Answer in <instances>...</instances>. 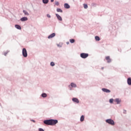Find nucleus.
Instances as JSON below:
<instances>
[{
    "mask_svg": "<svg viewBox=\"0 0 131 131\" xmlns=\"http://www.w3.org/2000/svg\"><path fill=\"white\" fill-rule=\"evenodd\" d=\"M58 123L57 120L49 119L43 121V123L47 125H56Z\"/></svg>",
    "mask_w": 131,
    "mask_h": 131,
    "instance_id": "f257e3e1",
    "label": "nucleus"
},
{
    "mask_svg": "<svg viewBox=\"0 0 131 131\" xmlns=\"http://www.w3.org/2000/svg\"><path fill=\"white\" fill-rule=\"evenodd\" d=\"M105 122L106 123H108V124H111V125H114L115 124L114 121L111 119H106Z\"/></svg>",
    "mask_w": 131,
    "mask_h": 131,
    "instance_id": "f03ea898",
    "label": "nucleus"
},
{
    "mask_svg": "<svg viewBox=\"0 0 131 131\" xmlns=\"http://www.w3.org/2000/svg\"><path fill=\"white\" fill-rule=\"evenodd\" d=\"M80 57H81V58H82V59H85L86 58H88V57H89V54H88V53H81L80 54Z\"/></svg>",
    "mask_w": 131,
    "mask_h": 131,
    "instance_id": "7ed1b4c3",
    "label": "nucleus"
},
{
    "mask_svg": "<svg viewBox=\"0 0 131 131\" xmlns=\"http://www.w3.org/2000/svg\"><path fill=\"white\" fill-rule=\"evenodd\" d=\"M23 56H24L25 57V58H26V57H27V51L26 50V49L24 48L23 49Z\"/></svg>",
    "mask_w": 131,
    "mask_h": 131,
    "instance_id": "20e7f679",
    "label": "nucleus"
},
{
    "mask_svg": "<svg viewBox=\"0 0 131 131\" xmlns=\"http://www.w3.org/2000/svg\"><path fill=\"white\" fill-rule=\"evenodd\" d=\"M70 90H71V88H76V84L74 83H71V85L69 86Z\"/></svg>",
    "mask_w": 131,
    "mask_h": 131,
    "instance_id": "39448f33",
    "label": "nucleus"
},
{
    "mask_svg": "<svg viewBox=\"0 0 131 131\" xmlns=\"http://www.w3.org/2000/svg\"><path fill=\"white\" fill-rule=\"evenodd\" d=\"M56 36V34L55 33H53L52 34H50L48 37V38H53V37H55Z\"/></svg>",
    "mask_w": 131,
    "mask_h": 131,
    "instance_id": "423d86ee",
    "label": "nucleus"
},
{
    "mask_svg": "<svg viewBox=\"0 0 131 131\" xmlns=\"http://www.w3.org/2000/svg\"><path fill=\"white\" fill-rule=\"evenodd\" d=\"M102 91L104 93H111V91L107 89L102 88Z\"/></svg>",
    "mask_w": 131,
    "mask_h": 131,
    "instance_id": "0eeeda50",
    "label": "nucleus"
},
{
    "mask_svg": "<svg viewBox=\"0 0 131 131\" xmlns=\"http://www.w3.org/2000/svg\"><path fill=\"white\" fill-rule=\"evenodd\" d=\"M121 100L119 99V98H117L115 99L114 103H117V104H120Z\"/></svg>",
    "mask_w": 131,
    "mask_h": 131,
    "instance_id": "6e6552de",
    "label": "nucleus"
},
{
    "mask_svg": "<svg viewBox=\"0 0 131 131\" xmlns=\"http://www.w3.org/2000/svg\"><path fill=\"white\" fill-rule=\"evenodd\" d=\"M64 8L65 9H70V5H69V4H68L67 3H65L64 4Z\"/></svg>",
    "mask_w": 131,
    "mask_h": 131,
    "instance_id": "1a4fd4ad",
    "label": "nucleus"
},
{
    "mask_svg": "<svg viewBox=\"0 0 131 131\" xmlns=\"http://www.w3.org/2000/svg\"><path fill=\"white\" fill-rule=\"evenodd\" d=\"M27 20H28V18H27V17H23L20 18V21H21V22H24V21H27Z\"/></svg>",
    "mask_w": 131,
    "mask_h": 131,
    "instance_id": "9d476101",
    "label": "nucleus"
},
{
    "mask_svg": "<svg viewBox=\"0 0 131 131\" xmlns=\"http://www.w3.org/2000/svg\"><path fill=\"white\" fill-rule=\"evenodd\" d=\"M56 16L58 19V20H59V21H62V17H61V16H60V15L58 14H56Z\"/></svg>",
    "mask_w": 131,
    "mask_h": 131,
    "instance_id": "9b49d317",
    "label": "nucleus"
},
{
    "mask_svg": "<svg viewBox=\"0 0 131 131\" xmlns=\"http://www.w3.org/2000/svg\"><path fill=\"white\" fill-rule=\"evenodd\" d=\"M72 101H73L75 103H79V100H78V99L76 98H73Z\"/></svg>",
    "mask_w": 131,
    "mask_h": 131,
    "instance_id": "f8f14e48",
    "label": "nucleus"
},
{
    "mask_svg": "<svg viewBox=\"0 0 131 131\" xmlns=\"http://www.w3.org/2000/svg\"><path fill=\"white\" fill-rule=\"evenodd\" d=\"M127 82L129 85H131V78H127Z\"/></svg>",
    "mask_w": 131,
    "mask_h": 131,
    "instance_id": "ddd939ff",
    "label": "nucleus"
},
{
    "mask_svg": "<svg viewBox=\"0 0 131 131\" xmlns=\"http://www.w3.org/2000/svg\"><path fill=\"white\" fill-rule=\"evenodd\" d=\"M106 60H107V63H111V59H110V56H107L105 57Z\"/></svg>",
    "mask_w": 131,
    "mask_h": 131,
    "instance_id": "4468645a",
    "label": "nucleus"
},
{
    "mask_svg": "<svg viewBox=\"0 0 131 131\" xmlns=\"http://www.w3.org/2000/svg\"><path fill=\"white\" fill-rule=\"evenodd\" d=\"M42 2L44 4V5H47L49 4V0H42Z\"/></svg>",
    "mask_w": 131,
    "mask_h": 131,
    "instance_id": "2eb2a0df",
    "label": "nucleus"
},
{
    "mask_svg": "<svg viewBox=\"0 0 131 131\" xmlns=\"http://www.w3.org/2000/svg\"><path fill=\"white\" fill-rule=\"evenodd\" d=\"M23 12L26 16H29V13H28V12L26 10H23Z\"/></svg>",
    "mask_w": 131,
    "mask_h": 131,
    "instance_id": "dca6fc26",
    "label": "nucleus"
},
{
    "mask_svg": "<svg viewBox=\"0 0 131 131\" xmlns=\"http://www.w3.org/2000/svg\"><path fill=\"white\" fill-rule=\"evenodd\" d=\"M15 28H16L17 29H19V30H20L21 29V27L19 26V25H15Z\"/></svg>",
    "mask_w": 131,
    "mask_h": 131,
    "instance_id": "f3484780",
    "label": "nucleus"
},
{
    "mask_svg": "<svg viewBox=\"0 0 131 131\" xmlns=\"http://www.w3.org/2000/svg\"><path fill=\"white\" fill-rule=\"evenodd\" d=\"M57 12H58L59 13H63V10L60 8H57L56 10Z\"/></svg>",
    "mask_w": 131,
    "mask_h": 131,
    "instance_id": "a211bd4d",
    "label": "nucleus"
},
{
    "mask_svg": "<svg viewBox=\"0 0 131 131\" xmlns=\"http://www.w3.org/2000/svg\"><path fill=\"white\" fill-rule=\"evenodd\" d=\"M83 120H84V116L82 115L80 118V121L82 122Z\"/></svg>",
    "mask_w": 131,
    "mask_h": 131,
    "instance_id": "6ab92c4d",
    "label": "nucleus"
},
{
    "mask_svg": "<svg viewBox=\"0 0 131 131\" xmlns=\"http://www.w3.org/2000/svg\"><path fill=\"white\" fill-rule=\"evenodd\" d=\"M47 95L46 93H43L41 94V97H42V98H46Z\"/></svg>",
    "mask_w": 131,
    "mask_h": 131,
    "instance_id": "aec40b11",
    "label": "nucleus"
},
{
    "mask_svg": "<svg viewBox=\"0 0 131 131\" xmlns=\"http://www.w3.org/2000/svg\"><path fill=\"white\" fill-rule=\"evenodd\" d=\"M74 41H75V40H74V39H70V42L71 43H74Z\"/></svg>",
    "mask_w": 131,
    "mask_h": 131,
    "instance_id": "412c9836",
    "label": "nucleus"
},
{
    "mask_svg": "<svg viewBox=\"0 0 131 131\" xmlns=\"http://www.w3.org/2000/svg\"><path fill=\"white\" fill-rule=\"evenodd\" d=\"M83 7H84V8H85V9H88V5H87V4H83Z\"/></svg>",
    "mask_w": 131,
    "mask_h": 131,
    "instance_id": "4be33fe9",
    "label": "nucleus"
},
{
    "mask_svg": "<svg viewBox=\"0 0 131 131\" xmlns=\"http://www.w3.org/2000/svg\"><path fill=\"white\" fill-rule=\"evenodd\" d=\"M95 39L96 40H97L98 41H99V40H100V37L98 36H95Z\"/></svg>",
    "mask_w": 131,
    "mask_h": 131,
    "instance_id": "5701e85b",
    "label": "nucleus"
},
{
    "mask_svg": "<svg viewBox=\"0 0 131 131\" xmlns=\"http://www.w3.org/2000/svg\"><path fill=\"white\" fill-rule=\"evenodd\" d=\"M55 5L56 6H59V5H60V3H59V2H58V1H56V2H55Z\"/></svg>",
    "mask_w": 131,
    "mask_h": 131,
    "instance_id": "b1692460",
    "label": "nucleus"
},
{
    "mask_svg": "<svg viewBox=\"0 0 131 131\" xmlns=\"http://www.w3.org/2000/svg\"><path fill=\"white\" fill-rule=\"evenodd\" d=\"M50 65H51V66H52L53 67L55 66V63L54 62H51L50 63Z\"/></svg>",
    "mask_w": 131,
    "mask_h": 131,
    "instance_id": "393cba45",
    "label": "nucleus"
},
{
    "mask_svg": "<svg viewBox=\"0 0 131 131\" xmlns=\"http://www.w3.org/2000/svg\"><path fill=\"white\" fill-rule=\"evenodd\" d=\"M114 101V99H110V103H111V104H112V103H113Z\"/></svg>",
    "mask_w": 131,
    "mask_h": 131,
    "instance_id": "a878e982",
    "label": "nucleus"
},
{
    "mask_svg": "<svg viewBox=\"0 0 131 131\" xmlns=\"http://www.w3.org/2000/svg\"><path fill=\"white\" fill-rule=\"evenodd\" d=\"M9 52H10L9 51H7V52H5L4 53V56H7V54H8L9 53Z\"/></svg>",
    "mask_w": 131,
    "mask_h": 131,
    "instance_id": "bb28decb",
    "label": "nucleus"
},
{
    "mask_svg": "<svg viewBox=\"0 0 131 131\" xmlns=\"http://www.w3.org/2000/svg\"><path fill=\"white\" fill-rule=\"evenodd\" d=\"M38 130H39V131H45V130H43V129H42V128H39L38 129Z\"/></svg>",
    "mask_w": 131,
    "mask_h": 131,
    "instance_id": "cd10ccee",
    "label": "nucleus"
},
{
    "mask_svg": "<svg viewBox=\"0 0 131 131\" xmlns=\"http://www.w3.org/2000/svg\"><path fill=\"white\" fill-rule=\"evenodd\" d=\"M47 17H48V18H51V15L50 14H47Z\"/></svg>",
    "mask_w": 131,
    "mask_h": 131,
    "instance_id": "c85d7f7f",
    "label": "nucleus"
},
{
    "mask_svg": "<svg viewBox=\"0 0 131 131\" xmlns=\"http://www.w3.org/2000/svg\"><path fill=\"white\" fill-rule=\"evenodd\" d=\"M51 3H54V0H51Z\"/></svg>",
    "mask_w": 131,
    "mask_h": 131,
    "instance_id": "c756f323",
    "label": "nucleus"
},
{
    "mask_svg": "<svg viewBox=\"0 0 131 131\" xmlns=\"http://www.w3.org/2000/svg\"><path fill=\"white\" fill-rule=\"evenodd\" d=\"M31 121H33V122H35V121H34V120H32Z\"/></svg>",
    "mask_w": 131,
    "mask_h": 131,
    "instance_id": "7c9ffc66",
    "label": "nucleus"
},
{
    "mask_svg": "<svg viewBox=\"0 0 131 131\" xmlns=\"http://www.w3.org/2000/svg\"><path fill=\"white\" fill-rule=\"evenodd\" d=\"M67 44L69 45V41L67 42Z\"/></svg>",
    "mask_w": 131,
    "mask_h": 131,
    "instance_id": "2f4dec72",
    "label": "nucleus"
},
{
    "mask_svg": "<svg viewBox=\"0 0 131 131\" xmlns=\"http://www.w3.org/2000/svg\"><path fill=\"white\" fill-rule=\"evenodd\" d=\"M101 69H102V70L104 69V68H102Z\"/></svg>",
    "mask_w": 131,
    "mask_h": 131,
    "instance_id": "473e14b6",
    "label": "nucleus"
},
{
    "mask_svg": "<svg viewBox=\"0 0 131 131\" xmlns=\"http://www.w3.org/2000/svg\"><path fill=\"white\" fill-rule=\"evenodd\" d=\"M57 46H58V47H59V45H58Z\"/></svg>",
    "mask_w": 131,
    "mask_h": 131,
    "instance_id": "72a5a7b5",
    "label": "nucleus"
}]
</instances>
